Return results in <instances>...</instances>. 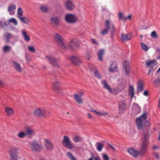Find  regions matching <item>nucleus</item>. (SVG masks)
<instances>
[{"mask_svg": "<svg viewBox=\"0 0 160 160\" xmlns=\"http://www.w3.org/2000/svg\"><path fill=\"white\" fill-rule=\"evenodd\" d=\"M85 58L87 59L88 60L90 59L91 58V56L90 53L89 52H87L86 54Z\"/></svg>", "mask_w": 160, "mask_h": 160, "instance_id": "51", "label": "nucleus"}, {"mask_svg": "<svg viewBox=\"0 0 160 160\" xmlns=\"http://www.w3.org/2000/svg\"><path fill=\"white\" fill-rule=\"evenodd\" d=\"M45 57L47 60L53 66L57 67H59V65L54 57L51 55H47Z\"/></svg>", "mask_w": 160, "mask_h": 160, "instance_id": "12", "label": "nucleus"}, {"mask_svg": "<svg viewBox=\"0 0 160 160\" xmlns=\"http://www.w3.org/2000/svg\"><path fill=\"white\" fill-rule=\"evenodd\" d=\"M146 66L147 67L156 66L158 64V63L156 60H147L146 61Z\"/></svg>", "mask_w": 160, "mask_h": 160, "instance_id": "23", "label": "nucleus"}, {"mask_svg": "<svg viewBox=\"0 0 160 160\" xmlns=\"http://www.w3.org/2000/svg\"><path fill=\"white\" fill-rule=\"evenodd\" d=\"M4 37L5 38L6 42H10V40L11 38L16 39V37L11 34L7 32L4 35Z\"/></svg>", "mask_w": 160, "mask_h": 160, "instance_id": "24", "label": "nucleus"}, {"mask_svg": "<svg viewBox=\"0 0 160 160\" xmlns=\"http://www.w3.org/2000/svg\"><path fill=\"white\" fill-rule=\"evenodd\" d=\"M127 105L124 101H121L119 105V113L120 114L123 113L127 110Z\"/></svg>", "mask_w": 160, "mask_h": 160, "instance_id": "15", "label": "nucleus"}, {"mask_svg": "<svg viewBox=\"0 0 160 160\" xmlns=\"http://www.w3.org/2000/svg\"><path fill=\"white\" fill-rule=\"evenodd\" d=\"M92 43L93 44H98V42H96L95 41V40L94 39H91V41Z\"/></svg>", "mask_w": 160, "mask_h": 160, "instance_id": "56", "label": "nucleus"}, {"mask_svg": "<svg viewBox=\"0 0 160 160\" xmlns=\"http://www.w3.org/2000/svg\"><path fill=\"white\" fill-rule=\"evenodd\" d=\"M59 84L60 83L58 81H56L53 84L52 89L55 90H58V89L59 88Z\"/></svg>", "mask_w": 160, "mask_h": 160, "instance_id": "36", "label": "nucleus"}, {"mask_svg": "<svg viewBox=\"0 0 160 160\" xmlns=\"http://www.w3.org/2000/svg\"><path fill=\"white\" fill-rule=\"evenodd\" d=\"M154 68L153 66H151V67H150V68L149 70L150 71L152 72L154 70Z\"/></svg>", "mask_w": 160, "mask_h": 160, "instance_id": "63", "label": "nucleus"}, {"mask_svg": "<svg viewBox=\"0 0 160 160\" xmlns=\"http://www.w3.org/2000/svg\"><path fill=\"white\" fill-rule=\"evenodd\" d=\"M128 152L131 156L135 158H137L139 154V152L132 148L128 149Z\"/></svg>", "mask_w": 160, "mask_h": 160, "instance_id": "19", "label": "nucleus"}, {"mask_svg": "<svg viewBox=\"0 0 160 160\" xmlns=\"http://www.w3.org/2000/svg\"><path fill=\"white\" fill-rule=\"evenodd\" d=\"M89 111L91 112H94L96 114V113L97 112V111L96 110H94L93 108H90L88 110Z\"/></svg>", "mask_w": 160, "mask_h": 160, "instance_id": "55", "label": "nucleus"}, {"mask_svg": "<svg viewBox=\"0 0 160 160\" xmlns=\"http://www.w3.org/2000/svg\"><path fill=\"white\" fill-rule=\"evenodd\" d=\"M132 36V34L130 33H128L126 34H122L121 39L123 41H128L130 40Z\"/></svg>", "mask_w": 160, "mask_h": 160, "instance_id": "25", "label": "nucleus"}, {"mask_svg": "<svg viewBox=\"0 0 160 160\" xmlns=\"http://www.w3.org/2000/svg\"><path fill=\"white\" fill-rule=\"evenodd\" d=\"M65 6L67 9L72 10L75 8L74 2L72 0H68L65 2Z\"/></svg>", "mask_w": 160, "mask_h": 160, "instance_id": "16", "label": "nucleus"}, {"mask_svg": "<svg viewBox=\"0 0 160 160\" xmlns=\"http://www.w3.org/2000/svg\"><path fill=\"white\" fill-rule=\"evenodd\" d=\"M79 45L78 41L74 40L70 41L68 43V48H69L71 50H75Z\"/></svg>", "mask_w": 160, "mask_h": 160, "instance_id": "11", "label": "nucleus"}, {"mask_svg": "<svg viewBox=\"0 0 160 160\" xmlns=\"http://www.w3.org/2000/svg\"><path fill=\"white\" fill-rule=\"evenodd\" d=\"M23 11L21 8L19 7L18 9V16H22Z\"/></svg>", "mask_w": 160, "mask_h": 160, "instance_id": "47", "label": "nucleus"}, {"mask_svg": "<svg viewBox=\"0 0 160 160\" xmlns=\"http://www.w3.org/2000/svg\"><path fill=\"white\" fill-rule=\"evenodd\" d=\"M144 134V137L143 138V141H147V139L149 138V135L148 133H146L145 134V133Z\"/></svg>", "mask_w": 160, "mask_h": 160, "instance_id": "52", "label": "nucleus"}, {"mask_svg": "<svg viewBox=\"0 0 160 160\" xmlns=\"http://www.w3.org/2000/svg\"><path fill=\"white\" fill-rule=\"evenodd\" d=\"M25 58L28 62H29L31 59L30 56L28 54H26Z\"/></svg>", "mask_w": 160, "mask_h": 160, "instance_id": "50", "label": "nucleus"}, {"mask_svg": "<svg viewBox=\"0 0 160 160\" xmlns=\"http://www.w3.org/2000/svg\"><path fill=\"white\" fill-rule=\"evenodd\" d=\"M18 17L21 21L24 23L27 24L30 22V20L27 18L22 17L20 16Z\"/></svg>", "mask_w": 160, "mask_h": 160, "instance_id": "35", "label": "nucleus"}, {"mask_svg": "<svg viewBox=\"0 0 160 160\" xmlns=\"http://www.w3.org/2000/svg\"><path fill=\"white\" fill-rule=\"evenodd\" d=\"M39 8L42 11L45 13L47 12L49 10L48 7L45 6H40Z\"/></svg>", "mask_w": 160, "mask_h": 160, "instance_id": "39", "label": "nucleus"}, {"mask_svg": "<svg viewBox=\"0 0 160 160\" xmlns=\"http://www.w3.org/2000/svg\"><path fill=\"white\" fill-rule=\"evenodd\" d=\"M74 97L75 101L78 104H81L82 103L83 100L81 97H79L78 94H75L74 96Z\"/></svg>", "mask_w": 160, "mask_h": 160, "instance_id": "29", "label": "nucleus"}, {"mask_svg": "<svg viewBox=\"0 0 160 160\" xmlns=\"http://www.w3.org/2000/svg\"><path fill=\"white\" fill-rule=\"evenodd\" d=\"M54 40L55 43L61 49L63 50H68V47L66 43L65 39L60 34L56 33L54 36Z\"/></svg>", "mask_w": 160, "mask_h": 160, "instance_id": "1", "label": "nucleus"}, {"mask_svg": "<svg viewBox=\"0 0 160 160\" xmlns=\"http://www.w3.org/2000/svg\"><path fill=\"white\" fill-rule=\"evenodd\" d=\"M67 155L71 160H76V158L73 156L71 153L68 152L67 153Z\"/></svg>", "mask_w": 160, "mask_h": 160, "instance_id": "44", "label": "nucleus"}, {"mask_svg": "<svg viewBox=\"0 0 160 160\" xmlns=\"http://www.w3.org/2000/svg\"><path fill=\"white\" fill-rule=\"evenodd\" d=\"M148 115V113L144 112L139 117L137 118L136 123L138 129H141L143 127L149 126L148 122L146 120Z\"/></svg>", "mask_w": 160, "mask_h": 160, "instance_id": "2", "label": "nucleus"}, {"mask_svg": "<svg viewBox=\"0 0 160 160\" xmlns=\"http://www.w3.org/2000/svg\"><path fill=\"white\" fill-rule=\"evenodd\" d=\"M148 92L147 90L143 92V95L146 96H147L148 95Z\"/></svg>", "mask_w": 160, "mask_h": 160, "instance_id": "58", "label": "nucleus"}, {"mask_svg": "<svg viewBox=\"0 0 160 160\" xmlns=\"http://www.w3.org/2000/svg\"><path fill=\"white\" fill-rule=\"evenodd\" d=\"M126 17H125L123 14L121 12L118 13V18L120 20H122L123 21L126 20Z\"/></svg>", "mask_w": 160, "mask_h": 160, "instance_id": "40", "label": "nucleus"}, {"mask_svg": "<svg viewBox=\"0 0 160 160\" xmlns=\"http://www.w3.org/2000/svg\"><path fill=\"white\" fill-rule=\"evenodd\" d=\"M147 146V142L146 141H143L141 151L139 152V154L141 155H143L144 152L145 151Z\"/></svg>", "mask_w": 160, "mask_h": 160, "instance_id": "20", "label": "nucleus"}, {"mask_svg": "<svg viewBox=\"0 0 160 160\" xmlns=\"http://www.w3.org/2000/svg\"><path fill=\"white\" fill-rule=\"evenodd\" d=\"M96 114L98 116H102L105 117L108 115V113L106 112H101L97 111L96 113Z\"/></svg>", "mask_w": 160, "mask_h": 160, "instance_id": "42", "label": "nucleus"}, {"mask_svg": "<svg viewBox=\"0 0 160 160\" xmlns=\"http://www.w3.org/2000/svg\"><path fill=\"white\" fill-rule=\"evenodd\" d=\"M12 63L13 68H15L16 71L18 72H22V69L20 65L17 62L15 61H12Z\"/></svg>", "mask_w": 160, "mask_h": 160, "instance_id": "18", "label": "nucleus"}, {"mask_svg": "<svg viewBox=\"0 0 160 160\" xmlns=\"http://www.w3.org/2000/svg\"><path fill=\"white\" fill-rule=\"evenodd\" d=\"M51 22L55 27H57L59 25V18L58 17H53L51 18Z\"/></svg>", "mask_w": 160, "mask_h": 160, "instance_id": "26", "label": "nucleus"}, {"mask_svg": "<svg viewBox=\"0 0 160 160\" xmlns=\"http://www.w3.org/2000/svg\"><path fill=\"white\" fill-rule=\"evenodd\" d=\"M87 115H88V117L89 118H91L92 117V115L90 113H88Z\"/></svg>", "mask_w": 160, "mask_h": 160, "instance_id": "64", "label": "nucleus"}, {"mask_svg": "<svg viewBox=\"0 0 160 160\" xmlns=\"http://www.w3.org/2000/svg\"><path fill=\"white\" fill-rule=\"evenodd\" d=\"M8 116H12L14 113V111L12 108L6 107L5 109Z\"/></svg>", "mask_w": 160, "mask_h": 160, "instance_id": "28", "label": "nucleus"}, {"mask_svg": "<svg viewBox=\"0 0 160 160\" xmlns=\"http://www.w3.org/2000/svg\"><path fill=\"white\" fill-rule=\"evenodd\" d=\"M56 91L58 93L60 94H63V92L61 90H60L59 88L58 89V90H56Z\"/></svg>", "mask_w": 160, "mask_h": 160, "instance_id": "59", "label": "nucleus"}, {"mask_svg": "<svg viewBox=\"0 0 160 160\" xmlns=\"http://www.w3.org/2000/svg\"><path fill=\"white\" fill-rule=\"evenodd\" d=\"M153 83L157 87L160 86V76L158 77L157 79L154 81Z\"/></svg>", "mask_w": 160, "mask_h": 160, "instance_id": "38", "label": "nucleus"}, {"mask_svg": "<svg viewBox=\"0 0 160 160\" xmlns=\"http://www.w3.org/2000/svg\"><path fill=\"white\" fill-rule=\"evenodd\" d=\"M102 158L103 160H109L108 156L105 154H102Z\"/></svg>", "mask_w": 160, "mask_h": 160, "instance_id": "53", "label": "nucleus"}, {"mask_svg": "<svg viewBox=\"0 0 160 160\" xmlns=\"http://www.w3.org/2000/svg\"><path fill=\"white\" fill-rule=\"evenodd\" d=\"M151 35L153 38H157L158 37L156 32L155 31L152 32L151 33Z\"/></svg>", "mask_w": 160, "mask_h": 160, "instance_id": "49", "label": "nucleus"}, {"mask_svg": "<svg viewBox=\"0 0 160 160\" xmlns=\"http://www.w3.org/2000/svg\"><path fill=\"white\" fill-rule=\"evenodd\" d=\"M18 149L16 147L11 148L9 150V154L10 160H18V156L17 154Z\"/></svg>", "mask_w": 160, "mask_h": 160, "instance_id": "8", "label": "nucleus"}, {"mask_svg": "<svg viewBox=\"0 0 160 160\" xmlns=\"http://www.w3.org/2000/svg\"><path fill=\"white\" fill-rule=\"evenodd\" d=\"M108 145L110 146V147L112 148V150H113L114 151H115V148L112 145L108 144Z\"/></svg>", "mask_w": 160, "mask_h": 160, "instance_id": "61", "label": "nucleus"}, {"mask_svg": "<svg viewBox=\"0 0 160 160\" xmlns=\"http://www.w3.org/2000/svg\"><path fill=\"white\" fill-rule=\"evenodd\" d=\"M16 8L15 5L9 6L8 7V11L9 12L11 11L13 9H15Z\"/></svg>", "mask_w": 160, "mask_h": 160, "instance_id": "48", "label": "nucleus"}, {"mask_svg": "<svg viewBox=\"0 0 160 160\" xmlns=\"http://www.w3.org/2000/svg\"><path fill=\"white\" fill-rule=\"evenodd\" d=\"M94 159V160H101V159L99 156L95 158Z\"/></svg>", "mask_w": 160, "mask_h": 160, "instance_id": "62", "label": "nucleus"}, {"mask_svg": "<svg viewBox=\"0 0 160 160\" xmlns=\"http://www.w3.org/2000/svg\"><path fill=\"white\" fill-rule=\"evenodd\" d=\"M105 28L101 32L102 35H104L108 34L109 30H111V37L112 38L113 34L116 32L115 27L113 24H111L110 21L106 20L104 23Z\"/></svg>", "mask_w": 160, "mask_h": 160, "instance_id": "3", "label": "nucleus"}, {"mask_svg": "<svg viewBox=\"0 0 160 160\" xmlns=\"http://www.w3.org/2000/svg\"><path fill=\"white\" fill-rule=\"evenodd\" d=\"M84 92H83L80 91L78 92V95L80 97L82 96L84 94Z\"/></svg>", "mask_w": 160, "mask_h": 160, "instance_id": "54", "label": "nucleus"}, {"mask_svg": "<svg viewBox=\"0 0 160 160\" xmlns=\"http://www.w3.org/2000/svg\"><path fill=\"white\" fill-rule=\"evenodd\" d=\"M22 32L24 40L26 42H28L30 41V38L26 33L25 30H23Z\"/></svg>", "mask_w": 160, "mask_h": 160, "instance_id": "31", "label": "nucleus"}, {"mask_svg": "<svg viewBox=\"0 0 160 160\" xmlns=\"http://www.w3.org/2000/svg\"><path fill=\"white\" fill-rule=\"evenodd\" d=\"M17 136L18 137L20 138H23L26 136V134L25 132H21L18 134Z\"/></svg>", "mask_w": 160, "mask_h": 160, "instance_id": "41", "label": "nucleus"}, {"mask_svg": "<svg viewBox=\"0 0 160 160\" xmlns=\"http://www.w3.org/2000/svg\"><path fill=\"white\" fill-rule=\"evenodd\" d=\"M72 62L75 65L79 66L82 62V60L77 55H72L71 57Z\"/></svg>", "mask_w": 160, "mask_h": 160, "instance_id": "14", "label": "nucleus"}, {"mask_svg": "<svg viewBox=\"0 0 160 160\" xmlns=\"http://www.w3.org/2000/svg\"><path fill=\"white\" fill-rule=\"evenodd\" d=\"M122 65L125 71L126 74L127 75H129L130 71L129 62L128 61H125L123 62Z\"/></svg>", "mask_w": 160, "mask_h": 160, "instance_id": "21", "label": "nucleus"}, {"mask_svg": "<svg viewBox=\"0 0 160 160\" xmlns=\"http://www.w3.org/2000/svg\"><path fill=\"white\" fill-rule=\"evenodd\" d=\"M28 50L32 52H35L36 50L33 46H28Z\"/></svg>", "mask_w": 160, "mask_h": 160, "instance_id": "46", "label": "nucleus"}, {"mask_svg": "<svg viewBox=\"0 0 160 160\" xmlns=\"http://www.w3.org/2000/svg\"><path fill=\"white\" fill-rule=\"evenodd\" d=\"M62 142L64 146L67 148L71 149L73 148V146L70 142V138L68 137H63Z\"/></svg>", "mask_w": 160, "mask_h": 160, "instance_id": "13", "label": "nucleus"}, {"mask_svg": "<svg viewBox=\"0 0 160 160\" xmlns=\"http://www.w3.org/2000/svg\"><path fill=\"white\" fill-rule=\"evenodd\" d=\"M44 141L45 146L47 150L51 151L54 149V145L50 139L45 138L44 139Z\"/></svg>", "mask_w": 160, "mask_h": 160, "instance_id": "9", "label": "nucleus"}, {"mask_svg": "<svg viewBox=\"0 0 160 160\" xmlns=\"http://www.w3.org/2000/svg\"><path fill=\"white\" fill-rule=\"evenodd\" d=\"M73 140L74 142L75 143L80 142L83 141V139L81 137L78 135L75 136L73 138Z\"/></svg>", "mask_w": 160, "mask_h": 160, "instance_id": "34", "label": "nucleus"}, {"mask_svg": "<svg viewBox=\"0 0 160 160\" xmlns=\"http://www.w3.org/2000/svg\"><path fill=\"white\" fill-rule=\"evenodd\" d=\"M142 49L145 51H147L148 50V47L142 42L140 43Z\"/></svg>", "mask_w": 160, "mask_h": 160, "instance_id": "43", "label": "nucleus"}, {"mask_svg": "<svg viewBox=\"0 0 160 160\" xmlns=\"http://www.w3.org/2000/svg\"><path fill=\"white\" fill-rule=\"evenodd\" d=\"M30 146L31 150L34 152H39L42 149V145L37 141H34L31 142Z\"/></svg>", "mask_w": 160, "mask_h": 160, "instance_id": "4", "label": "nucleus"}, {"mask_svg": "<svg viewBox=\"0 0 160 160\" xmlns=\"http://www.w3.org/2000/svg\"><path fill=\"white\" fill-rule=\"evenodd\" d=\"M154 154L155 157L157 159H159L160 158L159 154L158 153H155Z\"/></svg>", "mask_w": 160, "mask_h": 160, "instance_id": "57", "label": "nucleus"}, {"mask_svg": "<svg viewBox=\"0 0 160 160\" xmlns=\"http://www.w3.org/2000/svg\"><path fill=\"white\" fill-rule=\"evenodd\" d=\"M102 83L103 85L104 88L107 89L110 93L114 95H117L119 91L118 89L111 88L105 80L102 81Z\"/></svg>", "mask_w": 160, "mask_h": 160, "instance_id": "6", "label": "nucleus"}, {"mask_svg": "<svg viewBox=\"0 0 160 160\" xmlns=\"http://www.w3.org/2000/svg\"><path fill=\"white\" fill-rule=\"evenodd\" d=\"M88 67L91 72L95 77L99 79L101 78V77L98 71L94 66L92 64L89 63L88 64Z\"/></svg>", "mask_w": 160, "mask_h": 160, "instance_id": "10", "label": "nucleus"}, {"mask_svg": "<svg viewBox=\"0 0 160 160\" xmlns=\"http://www.w3.org/2000/svg\"><path fill=\"white\" fill-rule=\"evenodd\" d=\"M96 149L99 152H101L104 147L103 144L100 142H97L96 144Z\"/></svg>", "mask_w": 160, "mask_h": 160, "instance_id": "30", "label": "nucleus"}, {"mask_svg": "<svg viewBox=\"0 0 160 160\" xmlns=\"http://www.w3.org/2000/svg\"><path fill=\"white\" fill-rule=\"evenodd\" d=\"M8 21L9 22L13 23L15 25H17L18 22L14 18H12L11 19L8 20Z\"/></svg>", "mask_w": 160, "mask_h": 160, "instance_id": "45", "label": "nucleus"}, {"mask_svg": "<svg viewBox=\"0 0 160 160\" xmlns=\"http://www.w3.org/2000/svg\"><path fill=\"white\" fill-rule=\"evenodd\" d=\"M125 18H126V20L127 19H130L131 18V15H129L127 17H126Z\"/></svg>", "mask_w": 160, "mask_h": 160, "instance_id": "60", "label": "nucleus"}, {"mask_svg": "<svg viewBox=\"0 0 160 160\" xmlns=\"http://www.w3.org/2000/svg\"><path fill=\"white\" fill-rule=\"evenodd\" d=\"M47 110L44 108H36L33 111L34 115L38 117H46Z\"/></svg>", "mask_w": 160, "mask_h": 160, "instance_id": "7", "label": "nucleus"}, {"mask_svg": "<svg viewBox=\"0 0 160 160\" xmlns=\"http://www.w3.org/2000/svg\"><path fill=\"white\" fill-rule=\"evenodd\" d=\"M144 86L143 82L142 81H139L138 83L137 92H142Z\"/></svg>", "mask_w": 160, "mask_h": 160, "instance_id": "27", "label": "nucleus"}, {"mask_svg": "<svg viewBox=\"0 0 160 160\" xmlns=\"http://www.w3.org/2000/svg\"><path fill=\"white\" fill-rule=\"evenodd\" d=\"M104 50L103 49H101L99 50L98 53V59L100 61H102L103 58H102L103 56L104 55Z\"/></svg>", "mask_w": 160, "mask_h": 160, "instance_id": "32", "label": "nucleus"}, {"mask_svg": "<svg viewBox=\"0 0 160 160\" xmlns=\"http://www.w3.org/2000/svg\"><path fill=\"white\" fill-rule=\"evenodd\" d=\"M134 89L132 86H130L128 90V95L132 98L134 96Z\"/></svg>", "mask_w": 160, "mask_h": 160, "instance_id": "33", "label": "nucleus"}, {"mask_svg": "<svg viewBox=\"0 0 160 160\" xmlns=\"http://www.w3.org/2000/svg\"><path fill=\"white\" fill-rule=\"evenodd\" d=\"M66 21L68 23L73 24L78 20V17L72 14H68L66 15L65 17Z\"/></svg>", "mask_w": 160, "mask_h": 160, "instance_id": "5", "label": "nucleus"}, {"mask_svg": "<svg viewBox=\"0 0 160 160\" xmlns=\"http://www.w3.org/2000/svg\"><path fill=\"white\" fill-rule=\"evenodd\" d=\"M24 130L26 132L25 133L26 134V136H28L29 138H31L35 134L34 131L30 127L27 126H25L24 128Z\"/></svg>", "mask_w": 160, "mask_h": 160, "instance_id": "17", "label": "nucleus"}, {"mask_svg": "<svg viewBox=\"0 0 160 160\" xmlns=\"http://www.w3.org/2000/svg\"><path fill=\"white\" fill-rule=\"evenodd\" d=\"M11 50V47L9 46L5 45L3 47V51L5 52H8L10 51Z\"/></svg>", "mask_w": 160, "mask_h": 160, "instance_id": "37", "label": "nucleus"}, {"mask_svg": "<svg viewBox=\"0 0 160 160\" xmlns=\"http://www.w3.org/2000/svg\"><path fill=\"white\" fill-rule=\"evenodd\" d=\"M109 71L110 72H112L114 71L117 72L118 71L117 65L114 61L112 62V64L110 65V68L109 69Z\"/></svg>", "mask_w": 160, "mask_h": 160, "instance_id": "22", "label": "nucleus"}]
</instances>
